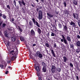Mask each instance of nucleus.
I'll use <instances>...</instances> for the list:
<instances>
[{
    "mask_svg": "<svg viewBox=\"0 0 80 80\" xmlns=\"http://www.w3.org/2000/svg\"><path fill=\"white\" fill-rule=\"evenodd\" d=\"M7 8H8V10H10V6H9V5H7Z\"/></svg>",
    "mask_w": 80,
    "mask_h": 80,
    "instance_id": "nucleus-43",
    "label": "nucleus"
},
{
    "mask_svg": "<svg viewBox=\"0 0 80 80\" xmlns=\"http://www.w3.org/2000/svg\"><path fill=\"white\" fill-rule=\"evenodd\" d=\"M45 45L48 48L49 47V44H48V43H46Z\"/></svg>",
    "mask_w": 80,
    "mask_h": 80,
    "instance_id": "nucleus-38",
    "label": "nucleus"
},
{
    "mask_svg": "<svg viewBox=\"0 0 80 80\" xmlns=\"http://www.w3.org/2000/svg\"><path fill=\"white\" fill-rule=\"evenodd\" d=\"M54 28L55 30H57V31H58V30L57 29V27H54Z\"/></svg>",
    "mask_w": 80,
    "mask_h": 80,
    "instance_id": "nucleus-56",
    "label": "nucleus"
},
{
    "mask_svg": "<svg viewBox=\"0 0 80 80\" xmlns=\"http://www.w3.org/2000/svg\"><path fill=\"white\" fill-rule=\"evenodd\" d=\"M51 53H52V56H53L54 57H56V54H55V52H54L53 50H51Z\"/></svg>",
    "mask_w": 80,
    "mask_h": 80,
    "instance_id": "nucleus-16",
    "label": "nucleus"
},
{
    "mask_svg": "<svg viewBox=\"0 0 80 80\" xmlns=\"http://www.w3.org/2000/svg\"><path fill=\"white\" fill-rule=\"evenodd\" d=\"M22 13H25V9H22Z\"/></svg>",
    "mask_w": 80,
    "mask_h": 80,
    "instance_id": "nucleus-44",
    "label": "nucleus"
},
{
    "mask_svg": "<svg viewBox=\"0 0 80 80\" xmlns=\"http://www.w3.org/2000/svg\"><path fill=\"white\" fill-rule=\"evenodd\" d=\"M51 37H54L55 36V34L53 32H52L51 34Z\"/></svg>",
    "mask_w": 80,
    "mask_h": 80,
    "instance_id": "nucleus-37",
    "label": "nucleus"
},
{
    "mask_svg": "<svg viewBox=\"0 0 80 80\" xmlns=\"http://www.w3.org/2000/svg\"><path fill=\"white\" fill-rule=\"evenodd\" d=\"M18 29L21 32H23V29H22V28L20 27V26H18Z\"/></svg>",
    "mask_w": 80,
    "mask_h": 80,
    "instance_id": "nucleus-17",
    "label": "nucleus"
},
{
    "mask_svg": "<svg viewBox=\"0 0 80 80\" xmlns=\"http://www.w3.org/2000/svg\"><path fill=\"white\" fill-rule=\"evenodd\" d=\"M7 45H8V46H9L10 45V43H9L8 42V43H7Z\"/></svg>",
    "mask_w": 80,
    "mask_h": 80,
    "instance_id": "nucleus-64",
    "label": "nucleus"
},
{
    "mask_svg": "<svg viewBox=\"0 0 80 80\" xmlns=\"http://www.w3.org/2000/svg\"><path fill=\"white\" fill-rule=\"evenodd\" d=\"M67 39L68 42H71V38L69 36H67Z\"/></svg>",
    "mask_w": 80,
    "mask_h": 80,
    "instance_id": "nucleus-22",
    "label": "nucleus"
},
{
    "mask_svg": "<svg viewBox=\"0 0 80 80\" xmlns=\"http://www.w3.org/2000/svg\"><path fill=\"white\" fill-rule=\"evenodd\" d=\"M69 45H70V48H72V49H74V45H73V44L72 43H70Z\"/></svg>",
    "mask_w": 80,
    "mask_h": 80,
    "instance_id": "nucleus-20",
    "label": "nucleus"
},
{
    "mask_svg": "<svg viewBox=\"0 0 80 80\" xmlns=\"http://www.w3.org/2000/svg\"><path fill=\"white\" fill-rule=\"evenodd\" d=\"M54 32H57V29H54Z\"/></svg>",
    "mask_w": 80,
    "mask_h": 80,
    "instance_id": "nucleus-59",
    "label": "nucleus"
},
{
    "mask_svg": "<svg viewBox=\"0 0 80 80\" xmlns=\"http://www.w3.org/2000/svg\"><path fill=\"white\" fill-rule=\"evenodd\" d=\"M76 78H77V79L78 80H79V78H78V76H76Z\"/></svg>",
    "mask_w": 80,
    "mask_h": 80,
    "instance_id": "nucleus-51",
    "label": "nucleus"
},
{
    "mask_svg": "<svg viewBox=\"0 0 80 80\" xmlns=\"http://www.w3.org/2000/svg\"><path fill=\"white\" fill-rule=\"evenodd\" d=\"M33 22L32 21H30L29 22V26H28L29 28H31L33 27Z\"/></svg>",
    "mask_w": 80,
    "mask_h": 80,
    "instance_id": "nucleus-10",
    "label": "nucleus"
},
{
    "mask_svg": "<svg viewBox=\"0 0 80 80\" xmlns=\"http://www.w3.org/2000/svg\"><path fill=\"white\" fill-rule=\"evenodd\" d=\"M42 65L43 66V67H46L47 65L44 62H42Z\"/></svg>",
    "mask_w": 80,
    "mask_h": 80,
    "instance_id": "nucleus-30",
    "label": "nucleus"
},
{
    "mask_svg": "<svg viewBox=\"0 0 80 80\" xmlns=\"http://www.w3.org/2000/svg\"><path fill=\"white\" fill-rule=\"evenodd\" d=\"M53 47L54 48H57V45H56V43H54V44H53Z\"/></svg>",
    "mask_w": 80,
    "mask_h": 80,
    "instance_id": "nucleus-41",
    "label": "nucleus"
},
{
    "mask_svg": "<svg viewBox=\"0 0 80 80\" xmlns=\"http://www.w3.org/2000/svg\"><path fill=\"white\" fill-rule=\"evenodd\" d=\"M2 22H0V25H2Z\"/></svg>",
    "mask_w": 80,
    "mask_h": 80,
    "instance_id": "nucleus-63",
    "label": "nucleus"
},
{
    "mask_svg": "<svg viewBox=\"0 0 80 80\" xmlns=\"http://www.w3.org/2000/svg\"><path fill=\"white\" fill-rule=\"evenodd\" d=\"M5 26H6V24H5V23H3L2 24V27H5Z\"/></svg>",
    "mask_w": 80,
    "mask_h": 80,
    "instance_id": "nucleus-48",
    "label": "nucleus"
},
{
    "mask_svg": "<svg viewBox=\"0 0 80 80\" xmlns=\"http://www.w3.org/2000/svg\"><path fill=\"white\" fill-rule=\"evenodd\" d=\"M76 65V67L78 66V62H75V63L74 64V65Z\"/></svg>",
    "mask_w": 80,
    "mask_h": 80,
    "instance_id": "nucleus-40",
    "label": "nucleus"
},
{
    "mask_svg": "<svg viewBox=\"0 0 80 80\" xmlns=\"http://www.w3.org/2000/svg\"><path fill=\"white\" fill-rule=\"evenodd\" d=\"M38 79L39 80H42V78H41L40 77H38Z\"/></svg>",
    "mask_w": 80,
    "mask_h": 80,
    "instance_id": "nucleus-57",
    "label": "nucleus"
},
{
    "mask_svg": "<svg viewBox=\"0 0 80 80\" xmlns=\"http://www.w3.org/2000/svg\"><path fill=\"white\" fill-rule=\"evenodd\" d=\"M70 24L71 25H73V27L74 28L76 27L75 22H74L73 21H71V22H70Z\"/></svg>",
    "mask_w": 80,
    "mask_h": 80,
    "instance_id": "nucleus-15",
    "label": "nucleus"
},
{
    "mask_svg": "<svg viewBox=\"0 0 80 80\" xmlns=\"http://www.w3.org/2000/svg\"><path fill=\"white\" fill-rule=\"evenodd\" d=\"M17 43H18V44L20 43V40H18L17 41Z\"/></svg>",
    "mask_w": 80,
    "mask_h": 80,
    "instance_id": "nucleus-50",
    "label": "nucleus"
},
{
    "mask_svg": "<svg viewBox=\"0 0 80 80\" xmlns=\"http://www.w3.org/2000/svg\"><path fill=\"white\" fill-rule=\"evenodd\" d=\"M14 29V28L13 27H10L9 28H8V30H9V31H12Z\"/></svg>",
    "mask_w": 80,
    "mask_h": 80,
    "instance_id": "nucleus-23",
    "label": "nucleus"
},
{
    "mask_svg": "<svg viewBox=\"0 0 80 80\" xmlns=\"http://www.w3.org/2000/svg\"><path fill=\"white\" fill-rule=\"evenodd\" d=\"M16 3H17L16 2V1L15 0H14L13 1V4H16Z\"/></svg>",
    "mask_w": 80,
    "mask_h": 80,
    "instance_id": "nucleus-52",
    "label": "nucleus"
},
{
    "mask_svg": "<svg viewBox=\"0 0 80 80\" xmlns=\"http://www.w3.org/2000/svg\"><path fill=\"white\" fill-rule=\"evenodd\" d=\"M11 40L12 42H15V40H16V38L14 37H12L11 38Z\"/></svg>",
    "mask_w": 80,
    "mask_h": 80,
    "instance_id": "nucleus-29",
    "label": "nucleus"
},
{
    "mask_svg": "<svg viewBox=\"0 0 80 80\" xmlns=\"http://www.w3.org/2000/svg\"><path fill=\"white\" fill-rule=\"evenodd\" d=\"M0 67H1V68H3V64L0 65Z\"/></svg>",
    "mask_w": 80,
    "mask_h": 80,
    "instance_id": "nucleus-47",
    "label": "nucleus"
},
{
    "mask_svg": "<svg viewBox=\"0 0 80 80\" xmlns=\"http://www.w3.org/2000/svg\"><path fill=\"white\" fill-rule=\"evenodd\" d=\"M8 71H6L5 72V74H8Z\"/></svg>",
    "mask_w": 80,
    "mask_h": 80,
    "instance_id": "nucleus-61",
    "label": "nucleus"
},
{
    "mask_svg": "<svg viewBox=\"0 0 80 80\" xmlns=\"http://www.w3.org/2000/svg\"><path fill=\"white\" fill-rule=\"evenodd\" d=\"M58 26L59 28H62V24L60 23L58 24Z\"/></svg>",
    "mask_w": 80,
    "mask_h": 80,
    "instance_id": "nucleus-32",
    "label": "nucleus"
},
{
    "mask_svg": "<svg viewBox=\"0 0 80 80\" xmlns=\"http://www.w3.org/2000/svg\"><path fill=\"white\" fill-rule=\"evenodd\" d=\"M2 15H2V12H1V13H0V17H2Z\"/></svg>",
    "mask_w": 80,
    "mask_h": 80,
    "instance_id": "nucleus-55",
    "label": "nucleus"
},
{
    "mask_svg": "<svg viewBox=\"0 0 80 80\" xmlns=\"http://www.w3.org/2000/svg\"><path fill=\"white\" fill-rule=\"evenodd\" d=\"M12 61H11V60L10 59L9 61H7V62L8 63H11V62H12Z\"/></svg>",
    "mask_w": 80,
    "mask_h": 80,
    "instance_id": "nucleus-35",
    "label": "nucleus"
},
{
    "mask_svg": "<svg viewBox=\"0 0 80 80\" xmlns=\"http://www.w3.org/2000/svg\"><path fill=\"white\" fill-rule=\"evenodd\" d=\"M18 3L20 7H22L23 5L24 7L26 6V4L23 0H22L21 1H19Z\"/></svg>",
    "mask_w": 80,
    "mask_h": 80,
    "instance_id": "nucleus-6",
    "label": "nucleus"
},
{
    "mask_svg": "<svg viewBox=\"0 0 80 80\" xmlns=\"http://www.w3.org/2000/svg\"><path fill=\"white\" fill-rule=\"evenodd\" d=\"M66 14H67L68 15H69V12L67 11H66V12H65Z\"/></svg>",
    "mask_w": 80,
    "mask_h": 80,
    "instance_id": "nucleus-39",
    "label": "nucleus"
},
{
    "mask_svg": "<svg viewBox=\"0 0 80 80\" xmlns=\"http://www.w3.org/2000/svg\"><path fill=\"white\" fill-rule=\"evenodd\" d=\"M31 35V36H34L35 35V32H34V30L33 29H32L30 32Z\"/></svg>",
    "mask_w": 80,
    "mask_h": 80,
    "instance_id": "nucleus-13",
    "label": "nucleus"
},
{
    "mask_svg": "<svg viewBox=\"0 0 80 80\" xmlns=\"http://www.w3.org/2000/svg\"><path fill=\"white\" fill-rule=\"evenodd\" d=\"M8 68H9V69H10L11 70H12V68L11 67V66H8Z\"/></svg>",
    "mask_w": 80,
    "mask_h": 80,
    "instance_id": "nucleus-45",
    "label": "nucleus"
},
{
    "mask_svg": "<svg viewBox=\"0 0 80 80\" xmlns=\"http://www.w3.org/2000/svg\"><path fill=\"white\" fill-rule=\"evenodd\" d=\"M14 21V18H12L11 22H13Z\"/></svg>",
    "mask_w": 80,
    "mask_h": 80,
    "instance_id": "nucleus-54",
    "label": "nucleus"
},
{
    "mask_svg": "<svg viewBox=\"0 0 80 80\" xmlns=\"http://www.w3.org/2000/svg\"><path fill=\"white\" fill-rule=\"evenodd\" d=\"M20 40L21 42H23L25 41V38L22 36H21L20 37Z\"/></svg>",
    "mask_w": 80,
    "mask_h": 80,
    "instance_id": "nucleus-18",
    "label": "nucleus"
},
{
    "mask_svg": "<svg viewBox=\"0 0 80 80\" xmlns=\"http://www.w3.org/2000/svg\"><path fill=\"white\" fill-rule=\"evenodd\" d=\"M73 3L74 4V5H77V1L74 0Z\"/></svg>",
    "mask_w": 80,
    "mask_h": 80,
    "instance_id": "nucleus-31",
    "label": "nucleus"
},
{
    "mask_svg": "<svg viewBox=\"0 0 80 80\" xmlns=\"http://www.w3.org/2000/svg\"><path fill=\"white\" fill-rule=\"evenodd\" d=\"M76 68L77 70H78V71H80V68H79V67H78V66H76Z\"/></svg>",
    "mask_w": 80,
    "mask_h": 80,
    "instance_id": "nucleus-36",
    "label": "nucleus"
},
{
    "mask_svg": "<svg viewBox=\"0 0 80 80\" xmlns=\"http://www.w3.org/2000/svg\"><path fill=\"white\" fill-rule=\"evenodd\" d=\"M57 71L58 72H60L61 71V68H60L57 67L56 68Z\"/></svg>",
    "mask_w": 80,
    "mask_h": 80,
    "instance_id": "nucleus-25",
    "label": "nucleus"
},
{
    "mask_svg": "<svg viewBox=\"0 0 80 80\" xmlns=\"http://www.w3.org/2000/svg\"><path fill=\"white\" fill-rule=\"evenodd\" d=\"M35 55L37 57H39V58H42L43 57V55L40 53V52L39 51H38L36 52Z\"/></svg>",
    "mask_w": 80,
    "mask_h": 80,
    "instance_id": "nucleus-5",
    "label": "nucleus"
},
{
    "mask_svg": "<svg viewBox=\"0 0 80 80\" xmlns=\"http://www.w3.org/2000/svg\"><path fill=\"white\" fill-rule=\"evenodd\" d=\"M57 24L55 23V24L53 25L54 27H57Z\"/></svg>",
    "mask_w": 80,
    "mask_h": 80,
    "instance_id": "nucleus-49",
    "label": "nucleus"
},
{
    "mask_svg": "<svg viewBox=\"0 0 80 80\" xmlns=\"http://www.w3.org/2000/svg\"><path fill=\"white\" fill-rule=\"evenodd\" d=\"M62 22H64L63 21H61V23L63 26V31H64V32H68V28H67V23H65V22L64 23H65V25L63 24V23Z\"/></svg>",
    "mask_w": 80,
    "mask_h": 80,
    "instance_id": "nucleus-3",
    "label": "nucleus"
},
{
    "mask_svg": "<svg viewBox=\"0 0 80 80\" xmlns=\"http://www.w3.org/2000/svg\"><path fill=\"white\" fill-rule=\"evenodd\" d=\"M14 56H12V57L11 58V60L12 61H13V60H15L16 58H17V55H14Z\"/></svg>",
    "mask_w": 80,
    "mask_h": 80,
    "instance_id": "nucleus-14",
    "label": "nucleus"
},
{
    "mask_svg": "<svg viewBox=\"0 0 80 80\" xmlns=\"http://www.w3.org/2000/svg\"><path fill=\"white\" fill-rule=\"evenodd\" d=\"M69 65L72 68H73V65L72 63H70V64H69Z\"/></svg>",
    "mask_w": 80,
    "mask_h": 80,
    "instance_id": "nucleus-34",
    "label": "nucleus"
},
{
    "mask_svg": "<svg viewBox=\"0 0 80 80\" xmlns=\"http://www.w3.org/2000/svg\"><path fill=\"white\" fill-rule=\"evenodd\" d=\"M62 38L61 39V41L62 42H63L66 45H68V41H67V40L65 38V37L63 35H62Z\"/></svg>",
    "mask_w": 80,
    "mask_h": 80,
    "instance_id": "nucleus-1",
    "label": "nucleus"
},
{
    "mask_svg": "<svg viewBox=\"0 0 80 80\" xmlns=\"http://www.w3.org/2000/svg\"><path fill=\"white\" fill-rule=\"evenodd\" d=\"M42 7H39V9H42Z\"/></svg>",
    "mask_w": 80,
    "mask_h": 80,
    "instance_id": "nucleus-62",
    "label": "nucleus"
},
{
    "mask_svg": "<svg viewBox=\"0 0 80 80\" xmlns=\"http://www.w3.org/2000/svg\"><path fill=\"white\" fill-rule=\"evenodd\" d=\"M42 70L43 72H44V73L46 72V71H47L46 68L45 67H43L42 68Z\"/></svg>",
    "mask_w": 80,
    "mask_h": 80,
    "instance_id": "nucleus-19",
    "label": "nucleus"
},
{
    "mask_svg": "<svg viewBox=\"0 0 80 80\" xmlns=\"http://www.w3.org/2000/svg\"><path fill=\"white\" fill-rule=\"evenodd\" d=\"M36 10H37V11L38 12V11H39V8H37Z\"/></svg>",
    "mask_w": 80,
    "mask_h": 80,
    "instance_id": "nucleus-53",
    "label": "nucleus"
},
{
    "mask_svg": "<svg viewBox=\"0 0 80 80\" xmlns=\"http://www.w3.org/2000/svg\"><path fill=\"white\" fill-rule=\"evenodd\" d=\"M2 17L3 18H4L5 20L7 18V16H6L5 14H3Z\"/></svg>",
    "mask_w": 80,
    "mask_h": 80,
    "instance_id": "nucleus-27",
    "label": "nucleus"
},
{
    "mask_svg": "<svg viewBox=\"0 0 80 80\" xmlns=\"http://www.w3.org/2000/svg\"><path fill=\"white\" fill-rule=\"evenodd\" d=\"M34 68L36 70V71L37 72V76L39 77V76L40 75V73H41V70H40L39 66H36V65H34Z\"/></svg>",
    "mask_w": 80,
    "mask_h": 80,
    "instance_id": "nucleus-2",
    "label": "nucleus"
},
{
    "mask_svg": "<svg viewBox=\"0 0 80 80\" xmlns=\"http://www.w3.org/2000/svg\"><path fill=\"white\" fill-rule=\"evenodd\" d=\"M4 35L5 37H8V33L7 31H5L4 32Z\"/></svg>",
    "mask_w": 80,
    "mask_h": 80,
    "instance_id": "nucleus-28",
    "label": "nucleus"
},
{
    "mask_svg": "<svg viewBox=\"0 0 80 80\" xmlns=\"http://www.w3.org/2000/svg\"><path fill=\"white\" fill-rule=\"evenodd\" d=\"M32 22H33V23L35 25L36 24V25L37 26V27H40V25H39V24H38V23L35 21V20L34 18H33L32 19Z\"/></svg>",
    "mask_w": 80,
    "mask_h": 80,
    "instance_id": "nucleus-9",
    "label": "nucleus"
},
{
    "mask_svg": "<svg viewBox=\"0 0 80 80\" xmlns=\"http://www.w3.org/2000/svg\"><path fill=\"white\" fill-rule=\"evenodd\" d=\"M36 45L35 44H33L32 45L33 47H35V46H36Z\"/></svg>",
    "mask_w": 80,
    "mask_h": 80,
    "instance_id": "nucleus-60",
    "label": "nucleus"
},
{
    "mask_svg": "<svg viewBox=\"0 0 80 80\" xmlns=\"http://www.w3.org/2000/svg\"><path fill=\"white\" fill-rule=\"evenodd\" d=\"M47 15H48L47 17L48 19H49V20H50V19H51V18H52V17H53V15L51 14L48 13H47Z\"/></svg>",
    "mask_w": 80,
    "mask_h": 80,
    "instance_id": "nucleus-12",
    "label": "nucleus"
},
{
    "mask_svg": "<svg viewBox=\"0 0 80 80\" xmlns=\"http://www.w3.org/2000/svg\"><path fill=\"white\" fill-rule=\"evenodd\" d=\"M56 69V67L55 66L53 65H52L51 71L52 73H55V69Z\"/></svg>",
    "mask_w": 80,
    "mask_h": 80,
    "instance_id": "nucleus-8",
    "label": "nucleus"
},
{
    "mask_svg": "<svg viewBox=\"0 0 80 80\" xmlns=\"http://www.w3.org/2000/svg\"><path fill=\"white\" fill-rule=\"evenodd\" d=\"M41 2H42V3H44V0H41Z\"/></svg>",
    "mask_w": 80,
    "mask_h": 80,
    "instance_id": "nucleus-58",
    "label": "nucleus"
},
{
    "mask_svg": "<svg viewBox=\"0 0 80 80\" xmlns=\"http://www.w3.org/2000/svg\"><path fill=\"white\" fill-rule=\"evenodd\" d=\"M77 38H78V39H80V35H78L77 36Z\"/></svg>",
    "mask_w": 80,
    "mask_h": 80,
    "instance_id": "nucleus-46",
    "label": "nucleus"
},
{
    "mask_svg": "<svg viewBox=\"0 0 80 80\" xmlns=\"http://www.w3.org/2000/svg\"><path fill=\"white\" fill-rule=\"evenodd\" d=\"M63 5H64V6L65 7H67V3H66V2H64Z\"/></svg>",
    "mask_w": 80,
    "mask_h": 80,
    "instance_id": "nucleus-42",
    "label": "nucleus"
},
{
    "mask_svg": "<svg viewBox=\"0 0 80 80\" xmlns=\"http://www.w3.org/2000/svg\"><path fill=\"white\" fill-rule=\"evenodd\" d=\"M78 47H80V41H78L76 43Z\"/></svg>",
    "mask_w": 80,
    "mask_h": 80,
    "instance_id": "nucleus-26",
    "label": "nucleus"
},
{
    "mask_svg": "<svg viewBox=\"0 0 80 80\" xmlns=\"http://www.w3.org/2000/svg\"><path fill=\"white\" fill-rule=\"evenodd\" d=\"M43 18V15L42 11L41 10H39V11L38 19L39 20H41Z\"/></svg>",
    "mask_w": 80,
    "mask_h": 80,
    "instance_id": "nucleus-7",
    "label": "nucleus"
},
{
    "mask_svg": "<svg viewBox=\"0 0 80 80\" xmlns=\"http://www.w3.org/2000/svg\"><path fill=\"white\" fill-rule=\"evenodd\" d=\"M63 58L64 62H66L67 60V57L65 56H64L63 57Z\"/></svg>",
    "mask_w": 80,
    "mask_h": 80,
    "instance_id": "nucleus-21",
    "label": "nucleus"
},
{
    "mask_svg": "<svg viewBox=\"0 0 80 80\" xmlns=\"http://www.w3.org/2000/svg\"><path fill=\"white\" fill-rule=\"evenodd\" d=\"M80 52V48H78L76 50V52L77 53H79Z\"/></svg>",
    "mask_w": 80,
    "mask_h": 80,
    "instance_id": "nucleus-33",
    "label": "nucleus"
},
{
    "mask_svg": "<svg viewBox=\"0 0 80 80\" xmlns=\"http://www.w3.org/2000/svg\"><path fill=\"white\" fill-rule=\"evenodd\" d=\"M37 31L39 34H40V33H42V32H41V30H40V28H38V29H37Z\"/></svg>",
    "mask_w": 80,
    "mask_h": 80,
    "instance_id": "nucleus-24",
    "label": "nucleus"
},
{
    "mask_svg": "<svg viewBox=\"0 0 80 80\" xmlns=\"http://www.w3.org/2000/svg\"><path fill=\"white\" fill-rule=\"evenodd\" d=\"M16 51L14 53V50H12L10 51V55H18V49L17 48H16Z\"/></svg>",
    "mask_w": 80,
    "mask_h": 80,
    "instance_id": "nucleus-4",
    "label": "nucleus"
},
{
    "mask_svg": "<svg viewBox=\"0 0 80 80\" xmlns=\"http://www.w3.org/2000/svg\"><path fill=\"white\" fill-rule=\"evenodd\" d=\"M73 16L74 17V18L76 19V20H78V14L77 13H73Z\"/></svg>",
    "mask_w": 80,
    "mask_h": 80,
    "instance_id": "nucleus-11",
    "label": "nucleus"
}]
</instances>
